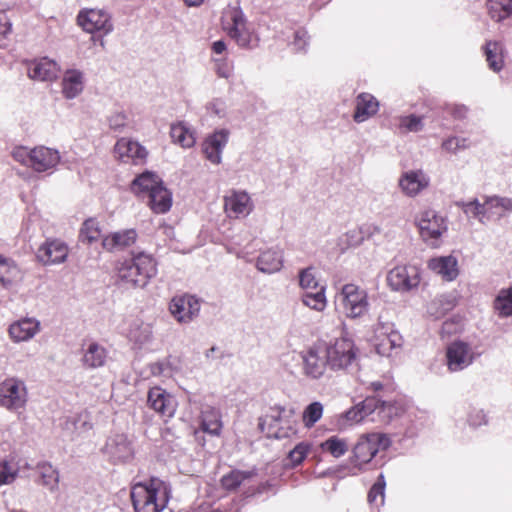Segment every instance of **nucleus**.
<instances>
[{"label": "nucleus", "mask_w": 512, "mask_h": 512, "mask_svg": "<svg viewBox=\"0 0 512 512\" xmlns=\"http://www.w3.org/2000/svg\"><path fill=\"white\" fill-rule=\"evenodd\" d=\"M169 494V487L164 481L152 478L149 482L135 484L131 499L136 512H161L168 503Z\"/></svg>", "instance_id": "obj_1"}, {"label": "nucleus", "mask_w": 512, "mask_h": 512, "mask_svg": "<svg viewBox=\"0 0 512 512\" xmlns=\"http://www.w3.org/2000/svg\"><path fill=\"white\" fill-rule=\"evenodd\" d=\"M157 273L155 259L145 252L133 254L131 259L124 260L118 267V278L134 288L145 287Z\"/></svg>", "instance_id": "obj_2"}, {"label": "nucleus", "mask_w": 512, "mask_h": 512, "mask_svg": "<svg viewBox=\"0 0 512 512\" xmlns=\"http://www.w3.org/2000/svg\"><path fill=\"white\" fill-rule=\"evenodd\" d=\"M11 155L15 161L39 173L55 168L60 161L59 152L45 146L15 147Z\"/></svg>", "instance_id": "obj_3"}, {"label": "nucleus", "mask_w": 512, "mask_h": 512, "mask_svg": "<svg viewBox=\"0 0 512 512\" xmlns=\"http://www.w3.org/2000/svg\"><path fill=\"white\" fill-rule=\"evenodd\" d=\"M337 300L347 318H361L368 312V294L355 284H345L338 293Z\"/></svg>", "instance_id": "obj_4"}, {"label": "nucleus", "mask_w": 512, "mask_h": 512, "mask_svg": "<svg viewBox=\"0 0 512 512\" xmlns=\"http://www.w3.org/2000/svg\"><path fill=\"white\" fill-rule=\"evenodd\" d=\"M223 29L241 47L253 48L257 45V38L247 26L246 18L240 9L233 8L226 13L223 18Z\"/></svg>", "instance_id": "obj_5"}, {"label": "nucleus", "mask_w": 512, "mask_h": 512, "mask_svg": "<svg viewBox=\"0 0 512 512\" xmlns=\"http://www.w3.org/2000/svg\"><path fill=\"white\" fill-rule=\"evenodd\" d=\"M28 402L25 382L17 377H9L0 383V406L16 412L24 409Z\"/></svg>", "instance_id": "obj_6"}, {"label": "nucleus", "mask_w": 512, "mask_h": 512, "mask_svg": "<svg viewBox=\"0 0 512 512\" xmlns=\"http://www.w3.org/2000/svg\"><path fill=\"white\" fill-rule=\"evenodd\" d=\"M328 366L332 370L347 369L356 359L355 346L351 339L338 338L324 350Z\"/></svg>", "instance_id": "obj_7"}, {"label": "nucleus", "mask_w": 512, "mask_h": 512, "mask_svg": "<svg viewBox=\"0 0 512 512\" xmlns=\"http://www.w3.org/2000/svg\"><path fill=\"white\" fill-rule=\"evenodd\" d=\"M372 343L379 355L389 357L394 349L401 346L402 337L391 322L378 319L374 327Z\"/></svg>", "instance_id": "obj_8"}, {"label": "nucleus", "mask_w": 512, "mask_h": 512, "mask_svg": "<svg viewBox=\"0 0 512 512\" xmlns=\"http://www.w3.org/2000/svg\"><path fill=\"white\" fill-rule=\"evenodd\" d=\"M390 444L388 437L381 433L362 435L353 449L356 465L368 463L379 451L386 449Z\"/></svg>", "instance_id": "obj_9"}, {"label": "nucleus", "mask_w": 512, "mask_h": 512, "mask_svg": "<svg viewBox=\"0 0 512 512\" xmlns=\"http://www.w3.org/2000/svg\"><path fill=\"white\" fill-rule=\"evenodd\" d=\"M387 282L394 291L408 292L419 285V270L414 265H398L388 272Z\"/></svg>", "instance_id": "obj_10"}, {"label": "nucleus", "mask_w": 512, "mask_h": 512, "mask_svg": "<svg viewBox=\"0 0 512 512\" xmlns=\"http://www.w3.org/2000/svg\"><path fill=\"white\" fill-rule=\"evenodd\" d=\"M417 224L424 241H430L432 246L437 245V240L447 229L443 217L433 210L423 211L417 219Z\"/></svg>", "instance_id": "obj_11"}, {"label": "nucleus", "mask_w": 512, "mask_h": 512, "mask_svg": "<svg viewBox=\"0 0 512 512\" xmlns=\"http://www.w3.org/2000/svg\"><path fill=\"white\" fill-rule=\"evenodd\" d=\"M77 21L83 30L88 33L100 31L104 35H107L113 30L111 16L104 10H83L78 14Z\"/></svg>", "instance_id": "obj_12"}, {"label": "nucleus", "mask_w": 512, "mask_h": 512, "mask_svg": "<svg viewBox=\"0 0 512 512\" xmlns=\"http://www.w3.org/2000/svg\"><path fill=\"white\" fill-rule=\"evenodd\" d=\"M169 311L178 323H190L200 312V303L192 295L175 296L169 303Z\"/></svg>", "instance_id": "obj_13"}, {"label": "nucleus", "mask_w": 512, "mask_h": 512, "mask_svg": "<svg viewBox=\"0 0 512 512\" xmlns=\"http://www.w3.org/2000/svg\"><path fill=\"white\" fill-rule=\"evenodd\" d=\"M41 332V322L35 317H22L9 324L7 333L9 339L15 343L31 341Z\"/></svg>", "instance_id": "obj_14"}, {"label": "nucleus", "mask_w": 512, "mask_h": 512, "mask_svg": "<svg viewBox=\"0 0 512 512\" xmlns=\"http://www.w3.org/2000/svg\"><path fill=\"white\" fill-rule=\"evenodd\" d=\"M224 209L230 217H246L253 211L254 203L248 192L233 189L224 197Z\"/></svg>", "instance_id": "obj_15"}, {"label": "nucleus", "mask_w": 512, "mask_h": 512, "mask_svg": "<svg viewBox=\"0 0 512 512\" xmlns=\"http://www.w3.org/2000/svg\"><path fill=\"white\" fill-rule=\"evenodd\" d=\"M69 248L60 239H47L39 248L36 257L43 265H56L66 261Z\"/></svg>", "instance_id": "obj_16"}, {"label": "nucleus", "mask_w": 512, "mask_h": 512, "mask_svg": "<svg viewBox=\"0 0 512 512\" xmlns=\"http://www.w3.org/2000/svg\"><path fill=\"white\" fill-rule=\"evenodd\" d=\"M102 450L114 463L126 462L134 455L132 442L124 434H116L108 438Z\"/></svg>", "instance_id": "obj_17"}, {"label": "nucleus", "mask_w": 512, "mask_h": 512, "mask_svg": "<svg viewBox=\"0 0 512 512\" xmlns=\"http://www.w3.org/2000/svg\"><path fill=\"white\" fill-rule=\"evenodd\" d=\"M230 132L228 129H219L207 136L202 144L205 158L214 165L222 161V152L228 143Z\"/></svg>", "instance_id": "obj_18"}, {"label": "nucleus", "mask_w": 512, "mask_h": 512, "mask_svg": "<svg viewBox=\"0 0 512 512\" xmlns=\"http://www.w3.org/2000/svg\"><path fill=\"white\" fill-rule=\"evenodd\" d=\"M446 357L448 369L456 372L468 367L473 362L474 354L467 343L456 341L447 347Z\"/></svg>", "instance_id": "obj_19"}, {"label": "nucleus", "mask_w": 512, "mask_h": 512, "mask_svg": "<svg viewBox=\"0 0 512 512\" xmlns=\"http://www.w3.org/2000/svg\"><path fill=\"white\" fill-rule=\"evenodd\" d=\"M303 373L311 379H320L324 376L328 366L324 351L310 348L302 354Z\"/></svg>", "instance_id": "obj_20"}, {"label": "nucleus", "mask_w": 512, "mask_h": 512, "mask_svg": "<svg viewBox=\"0 0 512 512\" xmlns=\"http://www.w3.org/2000/svg\"><path fill=\"white\" fill-rule=\"evenodd\" d=\"M430 179L422 170H410L399 179L401 191L408 197H415L429 186Z\"/></svg>", "instance_id": "obj_21"}, {"label": "nucleus", "mask_w": 512, "mask_h": 512, "mask_svg": "<svg viewBox=\"0 0 512 512\" xmlns=\"http://www.w3.org/2000/svg\"><path fill=\"white\" fill-rule=\"evenodd\" d=\"M148 405L163 417H172L176 411L175 399L160 387H153L148 392Z\"/></svg>", "instance_id": "obj_22"}, {"label": "nucleus", "mask_w": 512, "mask_h": 512, "mask_svg": "<svg viewBox=\"0 0 512 512\" xmlns=\"http://www.w3.org/2000/svg\"><path fill=\"white\" fill-rule=\"evenodd\" d=\"M85 74L79 69L64 71L61 81V92L64 98L72 100L77 98L84 90Z\"/></svg>", "instance_id": "obj_23"}, {"label": "nucleus", "mask_w": 512, "mask_h": 512, "mask_svg": "<svg viewBox=\"0 0 512 512\" xmlns=\"http://www.w3.org/2000/svg\"><path fill=\"white\" fill-rule=\"evenodd\" d=\"M23 277L24 273L14 259L0 254V287L11 289L19 284Z\"/></svg>", "instance_id": "obj_24"}, {"label": "nucleus", "mask_w": 512, "mask_h": 512, "mask_svg": "<svg viewBox=\"0 0 512 512\" xmlns=\"http://www.w3.org/2000/svg\"><path fill=\"white\" fill-rule=\"evenodd\" d=\"M115 156L122 162L130 160L134 162L143 161L146 158L147 152L143 146L138 142L132 141L127 138H121L117 141L114 147Z\"/></svg>", "instance_id": "obj_25"}, {"label": "nucleus", "mask_w": 512, "mask_h": 512, "mask_svg": "<svg viewBox=\"0 0 512 512\" xmlns=\"http://www.w3.org/2000/svg\"><path fill=\"white\" fill-rule=\"evenodd\" d=\"M137 237L138 234L134 229L116 231L103 237L102 246L109 252L123 250L133 245Z\"/></svg>", "instance_id": "obj_26"}, {"label": "nucleus", "mask_w": 512, "mask_h": 512, "mask_svg": "<svg viewBox=\"0 0 512 512\" xmlns=\"http://www.w3.org/2000/svg\"><path fill=\"white\" fill-rule=\"evenodd\" d=\"M58 64L46 57L32 62L28 67V76L38 81H54L58 77Z\"/></svg>", "instance_id": "obj_27"}, {"label": "nucleus", "mask_w": 512, "mask_h": 512, "mask_svg": "<svg viewBox=\"0 0 512 512\" xmlns=\"http://www.w3.org/2000/svg\"><path fill=\"white\" fill-rule=\"evenodd\" d=\"M379 110L378 100L370 93H360L355 99L353 120L362 123L373 117Z\"/></svg>", "instance_id": "obj_28"}, {"label": "nucleus", "mask_w": 512, "mask_h": 512, "mask_svg": "<svg viewBox=\"0 0 512 512\" xmlns=\"http://www.w3.org/2000/svg\"><path fill=\"white\" fill-rule=\"evenodd\" d=\"M283 409H273L270 414L265 415L259 420V427L268 437L281 439L288 437V431L283 427H278L282 420Z\"/></svg>", "instance_id": "obj_29"}, {"label": "nucleus", "mask_w": 512, "mask_h": 512, "mask_svg": "<svg viewBox=\"0 0 512 512\" xmlns=\"http://www.w3.org/2000/svg\"><path fill=\"white\" fill-rule=\"evenodd\" d=\"M428 267L448 281L455 279L458 275L457 259L451 255L430 259Z\"/></svg>", "instance_id": "obj_30"}, {"label": "nucleus", "mask_w": 512, "mask_h": 512, "mask_svg": "<svg viewBox=\"0 0 512 512\" xmlns=\"http://www.w3.org/2000/svg\"><path fill=\"white\" fill-rule=\"evenodd\" d=\"M27 462L21 465V460L14 455L0 459V485L12 483L22 469H29Z\"/></svg>", "instance_id": "obj_31"}, {"label": "nucleus", "mask_w": 512, "mask_h": 512, "mask_svg": "<svg viewBox=\"0 0 512 512\" xmlns=\"http://www.w3.org/2000/svg\"><path fill=\"white\" fill-rule=\"evenodd\" d=\"M485 210L487 222L493 218L500 219L507 212H512V199L500 196L485 197Z\"/></svg>", "instance_id": "obj_32"}, {"label": "nucleus", "mask_w": 512, "mask_h": 512, "mask_svg": "<svg viewBox=\"0 0 512 512\" xmlns=\"http://www.w3.org/2000/svg\"><path fill=\"white\" fill-rule=\"evenodd\" d=\"M283 254L278 249L263 251L257 259V269L263 273L272 274L281 270Z\"/></svg>", "instance_id": "obj_33"}, {"label": "nucleus", "mask_w": 512, "mask_h": 512, "mask_svg": "<svg viewBox=\"0 0 512 512\" xmlns=\"http://www.w3.org/2000/svg\"><path fill=\"white\" fill-rule=\"evenodd\" d=\"M161 179L151 172H145L135 178L131 185V190L139 196L149 197L152 192L162 185Z\"/></svg>", "instance_id": "obj_34"}, {"label": "nucleus", "mask_w": 512, "mask_h": 512, "mask_svg": "<svg viewBox=\"0 0 512 512\" xmlns=\"http://www.w3.org/2000/svg\"><path fill=\"white\" fill-rule=\"evenodd\" d=\"M147 203L154 213H166L172 206V194L162 184L150 194Z\"/></svg>", "instance_id": "obj_35"}, {"label": "nucleus", "mask_w": 512, "mask_h": 512, "mask_svg": "<svg viewBox=\"0 0 512 512\" xmlns=\"http://www.w3.org/2000/svg\"><path fill=\"white\" fill-rule=\"evenodd\" d=\"M484 54L488 67L494 72H500L504 67V46L498 41H487Z\"/></svg>", "instance_id": "obj_36"}, {"label": "nucleus", "mask_w": 512, "mask_h": 512, "mask_svg": "<svg viewBox=\"0 0 512 512\" xmlns=\"http://www.w3.org/2000/svg\"><path fill=\"white\" fill-rule=\"evenodd\" d=\"M36 470L38 474L36 482L38 484L46 487L50 491L57 489L59 483V473L51 464L46 462L39 463L36 467Z\"/></svg>", "instance_id": "obj_37"}, {"label": "nucleus", "mask_w": 512, "mask_h": 512, "mask_svg": "<svg viewBox=\"0 0 512 512\" xmlns=\"http://www.w3.org/2000/svg\"><path fill=\"white\" fill-rule=\"evenodd\" d=\"M170 136L173 142L182 148H191L196 142L194 132L183 122L171 125Z\"/></svg>", "instance_id": "obj_38"}, {"label": "nucleus", "mask_w": 512, "mask_h": 512, "mask_svg": "<svg viewBox=\"0 0 512 512\" xmlns=\"http://www.w3.org/2000/svg\"><path fill=\"white\" fill-rule=\"evenodd\" d=\"M129 337L139 345L148 344L153 339V326L140 320L134 321L129 329Z\"/></svg>", "instance_id": "obj_39"}, {"label": "nucleus", "mask_w": 512, "mask_h": 512, "mask_svg": "<svg viewBox=\"0 0 512 512\" xmlns=\"http://www.w3.org/2000/svg\"><path fill=\"white\" fill-rule=\"evenodd\" d=\"M254 475L253 471L232 470L221 478V487L226 491H235L245 481L254 477Z\"/></svg>", "instance_id": "obj_40"}, {"label": "nucleus", "mask_w": 512, "mask_h": 512, "mask_svg": "<svg viewBox=\"0 0 512 512\" xmlns=\"http://www.w3.org/2000/svg\"><path fill=\"white\" fill-rule=\"evenodd\" d=\"M107 352L97 343H91L83 356V362L90 368H98L105 364Z\"/></svg>", "instance_id": "obj_41"}, {"label": "nucleus", "mask_w": 512, "mask_h": 512, "mask_svg": "<svg viewBox=\"0 0 512 512\" xmlns=\"http://www.w3.org/2000/svg\"><path fill=\"white\" fill-rule=\"evenodd\" d=\"M457 206L460 207L463 213L469 218H475L480 223L486 224V210H485V200L480 202L478 199H473L471 201H461L457 203Z\"/></svg>", "instance_id": "obj_42"}, {"label": "nucleus", "mask_w": 512, "mask_h": 512, "mask_svg": "<svg viewBox=\"0 0 512 512\" xmlns=\"http://www.w3.org/2000/svg\"><path fill=\"white\" fill-rule=\"evenodd\" d=\"M487 9L490 17L500 22L512 15V0H488Z\"/></svg>", "instance_id": "obj_43"}, {"label": "nucleus", "mask_w": 512, "mask_h": 512, "mask_svg": "<svg viewBox=\"0 0 512 512\" xmlns=\"http://www.w3.org/2000/svg\"><path fill=\"white\" fill-rule=\"evenodd\" d=\"M301 301L304 306L322 312L327 306V299L325 296V287L321 286L316 292H306L302 295Z\"/></svg>", "instance_id": "obj_44"}, {"label": "nucleus", "mask_w": 512, "mask_h": 512, "mask_svg": "<svg viewBox=\"0 0 512 512\" xmlns=\"http://www.w3.org/2000/svg\"><path fill=\"white\" fill-rule=\"evenodd\" d=\"M202 428L209 434L218 435L222 428L219 412L212 408L203 411Z\"/></svg>", "instance_id": "obj_45"}, {"label": "nucleus", "mask_w": 512, "mask_h": 512, "mask_svg": "<svg viewBox=\"0 0 512 512\" xmlns=\"http://www.w3.org/2000/svg\"><path fill=\"white\" fill-rule=\"evenodd\" d=\"M323 404L315 401L310 403L302 413V421L305 427L311 428L318 422L323 415Z\"/></svg>", "instance_id": "obj_46"}, {"label": "nucleus", "mask_w": 512, "mask_h": 512, "mask_svg": "<svg viewBox=\"0 0 512 512\" xmlns=\"http://www.w3.org/2000/svg\"><path fill=\"white\" fill-rule=\"evenodd\" d=\"M364 240L363 232L360 228H353L348 230L345 234L339 237L338 246L342 251L351 247L359 246Z\"/></svg>", "instance_id": "obj_47"}, {"label": "nucleus", "mask_w": 512, "mask_h": 512, "mask_svg": "<svg viewBox=\"0 0 512 512\" xmlns=\"http://www.w3.org/2000/svg\"><path fill=\"white\" fill-rule=\"evenodd\" d=\"M324 451L329 452L333 457L339 458L348 451V442L345 439L332 436L321 444Z\"/></svg>", "instance_id": "obj_48"}, {"label": "nucleus", "mask_w": 512, "mask_h": 512, "mask_svg": "<svg viewBox=\"0 0 512 512\" xmlns=\"http://www.w3.org/2000/svg\"><path fill=\"white\" fill-rule=\"evenodd\" d=\"M101 236L99 223L94 219L86 220L80 230V239L89 244L96 242Z\"/></svg>", "instance_id": "obj_49"}, {"label": "nucleus", "mask_w": 512, "mask_h": 512, "mask_svg": "<svg viewBox=\"0 0 512 512\" xmlns=\"http://www.w3.org/2000/svg\"><path fill=\"white\" fill-rule=\"evenodd\" d=\"M494 308L501 316L512 315V288L499 292L494 302Z\"/></svg>", "instance_id": "obj_50"}, {"label": "nucleus", "mask_w": 512, "mask_h": 512, "mask_svg": "<svg viewBox=\"0 0 512 512\" xmlns=\"http://www.w3.org/2000/svg\"><path fill=\"white\" fill-rule=\"evenodd\" d=\"M86 418V415L68 417L63 424V428L68 431L70 437H73L75 433L79 434L91 428Z\"/></svg>", "instance_id": "obj_51"}, {"label": "nucleus", "mask_w": 512, "mask_h": 512, "mask_svg": "<svg viewBox=\"0 0 512 512\" xmlns=\"http://www.w3.org/2000/svg\"><path fill=\"white\" fill-rule=\"evenodd\" d=\"M298 278L299 286L304 290L317 289L319 286L316 278V270L312 266L301 269L299 271Z\"/></svg>", "instance_id": "obj_52"}, {"label": "nucleus", "mask_w": 512, "mask_h": 512, "mask_svg": "<svg viewBox=\"0 0 512 512\" xmlns=\"http://www.w3.org/2000/svg\"><path fill=\"white\" fill-rule=\"evenodd\" d=\"M384 489L385 481L384 476L381 474L377 482L372 486L368 493V501L371 504L383 505L384 503Z\"/></svg>", "instance_id": "obj_53"}, {"label": "nucleus", "mask_w": 512, "mask_h": 512, "mask_svg": "<svg viewBox=\"0 0 512 512\" xmlns=\"http://www.w3.org/2000/svg\"><path fill=\"white\" fill-rule=\"evenodd\" d=\"M469 146L466 138L451 137L442 143V149L449 153H457L459 150L466 149Z\"/></svg>", "instance_id": "obj_54"}, {"label": "nucleus", "mask_w": 512, "mask_h": 512, "mask_svg": "<svg viewBox=\"0 0 512 512\" xmlns=\"http://www.w3.org/2000/svg\"><path fill=\"white\" fill-rule=\"evenodd\" d=\"M400 127L409 132H418L423 129L422 118L415 115L401 117Z\"/></svg>", "instance_id": "obj_55"}, {"label": "nucleus", "mask_w": 512, "mask_h": 512, "mask_svg": "<svg viewBox=\"0 0 512 512\" xmlns=\"http://www.w3.org/2000/svg\"><path fill=\"white\" fill-rule=\"evenodd\" d=\"M399 407L390 402L381 401L378 415L384 422H389L394 416L399 413Z\"/></svg>", "instance_id": "obj_56"}, {"label": "nucleus", "mask_w": 512, "mask_h": 512, "mask_svg": "<svg viewBox=\"0 0 512 512\" xmlns=\"http://www.w3.org/2000/svg\"><path fill=\"white\" fill-rule=\"evenodd\" d=\"M308 451L309 445L306 443H300L289 453L288 459L293 466L299 465L306 457Z\"/></svg>", "instance_id": "obj_57"}, {"label": "nucleus", "mask_w": 512, "mask_h": 512, "mask_svg": "<svg viewBox=\"0 0 512 512\" xmlns=\"http://www.w3.org/2000/svg\"><path fill=\"white\" fill-rule=\"evenodd\" d=\"M215 72L224 79H229L233 75V65L225 58L215 59Z\"/></svg>", "instance_id": "obj_58"}, {"label": "nucleus", "mask_w": 512, "mask_h": 512, "mask_svg": "<svg viewBox=\"0 0 512 512\" xmlns=\"http://www.w3.org/2000/svg\"><path fill=\"white\" fill-rule=\"evenodd\" d=\"M109 126L113 130H122L129 123V118L124 112H114L108 118Z\"/></svg>", "instance_id": "obj_59"}, {"label": "nucleus", "mask_w": 512, "mask_h": 512, "mask_svg": "<svg viewBox=\"0 0 512 512\" xmlns=\"http://www.w3.org/2000/svg\"><path fill=\"white\" fill-rule=\"evenodd\" d=\"M206 108L211 114H213L219 118H223L226 115V111H227L226 102H225V100H223L221 98L212 99L207 104Z\"/></svg>", "instance_id": "obj_60"}, {"label": "nucleus", "mask_w": 512, "mask_h": 512, "mask_svg": "<svg viewBox=\"0 0 512 512\" xmlns=\"http://www.w3.org/2000/svg\"><path fill=\"white\" fill-rule=\"evenodd\" d=\"M381 401L374 397H367L364 401L358 403L365 417L372 414L376 410L379 412Z\"/></svg>", "instance_id": "obj_61"}, {"label": "nucleus", "mask_w": 512, "mask_h": 512, "mask_svg": "<svg viewBox=\"0 0 512 512\" xmlns=\"http://www.w3.org/2000/svg\"><path fill=\"white\" fill-rule=\"evenodd\" d=\"M344 418L347 422L353 424L361 422L365 418V416L361 408L357 404L344 414Z\"/></svg>", "instance_id": "obj_62"}, {"label": "nucleus", "mask_w": 512, "mask_h": 512, "mask_svg": "<svg viewBox=\"0 0 512 512\" xmlns=\"http://www.w3.org/2000/svg\"><path fill=\"white\" fill-rule=\"evenodd\" d=\"M309 36L306 31L299 30L295 33L294 46L299 51H304L308 45Z\"/></svg>", "instance_id": "obj_63"}, {"label": "nucleus", "mask_w": 512, "mask_h": 512, "mask_svg": "<svg viewBox=\"0 0 512 512\" xmlns=\"http://www.w3.org/2000/svg\"><path fill=\"white\" fill-rule=\"evenodd\" d=\"M461 329V324L458 321H455L453 319L446 320L442 324L441 333L443 335H450L453 333H457Z\"/></svg>", "instance_id": "obj_64"}]
</instances>
